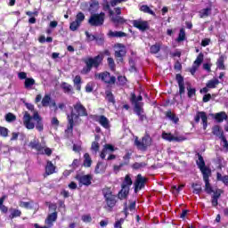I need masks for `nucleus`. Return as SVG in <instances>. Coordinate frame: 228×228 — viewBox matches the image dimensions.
Returning a JSON list of instances; mask_svg holds the SVG:
<instances>
[{
  "label": "nucleus",
  "mask_w": 228,
  "mask_h": 228,
  "mask_svg": "<svg viewBox=\"0 0 228 228\" xmlns=\"http://www.w3.org/2000/svg\"><path fill=\"white\" fill-rule=\"evenodd\" d=\"M73 110L70 114L67 115L68 126L67 129L65 130V134L68 136H72L74 134V120H79L80 117H88V110L86 107L81 103V102H77L73 105Z\"/></svg>",
  "instance_id": "1"
},
{
  "label": "nucleus",
  "mask_w": 228,
  "mask_h": 228,
  "mask_svg": "<svg viewBox=\"0 0 228 228\" xmlns=\"http://www.w3.org/2000/svg\"><path fill=\"white\" fill-rule=\"evenodd\" d=\"M31 120H35L36 122V129L42 133L44 131V122L42 121V117L38 114V111L35 110L33 117L28 111L23 115V124L25 127L28 129H35V123L31 122Z\"/></svg>",
  "instance_id": "2"
},
{
  "label": "nucleus",
  "mask_w": 228,
  "mask_h": 228,
  "mask_svg": "<svg viewBox=\"0 0 228 228\" xmlns=\"http://www.w3.org/2000/svg\"><path fill=\"white\" fill-rule=\"evenodd\" d=\"M104 54L100 53L94 57H87L83 60L85 67L81 70V74H90L93 69H98L102 65Z\"/></svg>",
  "instance_id": "3"
},
{
  "label": "nucleus",
  "mask_w": 228,
  "mask_h": 228,
  "mask_svg": "<svg viewBox=\"0 0 228 228\" xmlns=\"http://www.w3.org/2000/svg\"><path fill=\"white\" fill-rule=\"evenodd\" d=\"M102 195L105 200L104 209L111 213L113 211V208L117 206V202H118V196L113 194L111 191V188L105 187L102 189Z\"/></svg>",
  "instance_id": "4"
},
{
  "label": "nucleus",
  "mask_w": 228,
  "mask_h": 228,
  "mask_svg": "<svg viewBox=\"0 0 228 228\" xmlns=\"http://www.w3.org/2000/svg\"><path fill=\"white\" fill-rule=\"evenodd\" d=\"M133 185V179L129 175L125 176L123 183H121V190L118 193V198L119 200H124V199H127L129 195V188Z\"/></svg>",
  "instance_id": "5"
},
{
  "label": "nucleus",
  "mask_w": 228,
  "mask_h": 228,
  "mask_svg": "<svg viewBox=\"0 0 228 228\" xmlns=\"http://www.w3.org/2000/svg\"><path fill=\"white\" fill-rule=\"evenodd\" d=\"M106 20V13L101 12L100 13H93L88 19V24L94 28H99L104 25Z\"/></svg>",
  "instance_id": "6"
},
{
  "label": "nucleus",
  "mask_w": 228,
  "mask_h": 228,
  "mask_svg": "<svg viewBox=\"0 0 228 228\" xmlns=\"http://www.w3.org/2000/svg\"><path fill=\"white\" fill-rule=\"evenodd\" d=\"M134 145L137 147L138 151H142L145 152L151 145H152V138L149 134H146L142 138V141L138 140V137L134 140Z\"/></svg>",
  "instance_id": "7"
},
{
  "label": "nucleus",
  "mask_w": 228,
  "mask_h": 228,
  "mask_svg": "<svg viewBox=\"0 0 228 228\" xmlns=\"http://www.w3.org/2000/svg\"><path fill=\"white\" fill-rule=\"evenodd\" d=\"M149 178L142 175V174H138L135 177V181L134 183V193L140 191V190H143L145 188V184H147Z\"/></svg>",
  "instance_id": "8"
},
{
  "label": "nucleus",
  "mask_w": 228,
  "mask_h": 228,
  "mask_svg": "<svg viewBox=\"0 0 228 228\" xmlns=\"http://www.w3.org/2000/svg\"><path fill=\"white\" fill-rule=\"evenodd\" d=\"M94 77L103 81L106 85H115V83H117V77L115 76H111L108 71L96 73Z\"/></svg>",
  "instance_id": "9"
},
{
  "label": "nucleus",
  "mask_w": 228,
  "mask_h": 228,
  "mask_svg": "<svg viewBox=\"0 0 228 228\" xmlns=\"http://www.w3.org/2000/svg\"><path fill=\"white\" fill-rule=\"evenodd\" d=\"M196 156H198V160H196V165L198 168L200 170L202 175L206 174H211V168L206 166V161H204V157H202V155L200 152H198Z\"/></svg>",
  "instance_id": "10"
},
{
  "label": "nucleus",
  "mask_w": 228,
  "mask_h": 228,
  "mask_svg": "<svg viewBox=\"0 0 228 228\" xmlns=\"http://www.w3.org/2000/svg\"><path fill=\"white\" fill-rule=\"evenodd\" d=\"M119 50L116 51L114 56L118 63H124V56L127 54V50H126V45L121 43H118L116 45Z\"/></svg>",
  "instance_id": "11"
},
{
  "label": "nucleus",
  "mask_w": 228,
  "mask_h": 228,
  "mask_svg": "<svg viewBox=\"0 0 228 228\" xmlns=\"http://www.w3.org/2000/svg\"><path fill=\"white\" fill-rule=\"evenodd\" d=\"M90 118H92V120H94V122H99L100 126H102V127H104V129H110V119H108V118H106V116L104 115H91Z\"/></svg>",
  "instance_id": "12"
},
{
  "label": "nucleus",
  "mask_w": 228,
  "mask_h": 228,
  "mask_svg": "<svg viewBox=\"0 0 228 228\" xmlns=\"http://www.w3.org/2000/svg\"><path fill=\"white\" fill-rule=\"evenodd\" d=\"M132 24L134 28H136V29H139V31H147L148 29H151V26L149 25V21L142 20H134L132 21Z\"/></svg>",
  "instance_id": "13"
},
{
  "label": "nucleus",
  "mask_w": 228,
  "mask_h": 228,
  "mask_svg": "<svg viewBox=\"0 0 228 228\" xmlns=\"http://www.w3.org/2000/svg\"><path fill=\"white\" fill-rule=\"evenodd\" d=\"M75 179L78 181L80 186H90L92 184V180L94 177H92V175H77L75 176Z\"/></svg>",
  "instance_id": "14"
},
{
  "label": "nucleus",
  "mask_w": 228,
  "mask_h": 228,
  "mask_svg": "<svg viewBox=\"0 0 228 228\" xmlns=\"http://www.w3.org/2000/svg\"><path fill=\"white\" fill-rule=\"evenodd\" d=\"M200 118L203 125V129L206 131L208 129V114H206L205 111H198L194 117V122L199 124V122H200Z\"/></svg>",
  "instance_id": "15"
},
{
  "label": "nucleus",
  "mask_w": 228,
  "mask_h": 228,
  "mask_svg": "<svg viewBox=\"0 0 228 228\" xmlns=\"http://www.w3.org/2000/svg\"><path fill=\"white\" fill-rule=\"evenodd\" d=\"M175 80L178 84L179 95L180 97H183V95H184L186 93V86H184V77H183L181 74H176Z\"/></svg>",
  "instance_id": "16"
},
{
  "label": "nucleus",
  "mask_w": 228,
  "mask_h": 228,
  "mask_svg": "<svg viewBox=\"0 0 228 228\" xmlns=\"http://www.w3.org/2000/svg\"><path fill=\"white\" fill-rule=\"evenodd\" d=\"M162 139L166 140L167 142H184L186 137L184 136H174L172 133H162Z\"/></svg>",
  "instance_id": "17"
},
{
  "label": "nucleus",
  "mask_w": 228,
  "mask_h": 228,
  "mask_svg": "<svg viewBox=\"0 0 228 228\" xmlns=\"http://www.w3.org/2000/svg\"><path fill=\"white\" fill-rule=\"evenodd\" d=\"M211 175V173H207L203 175V181L205 182V191L211 195V193H215V191H213V187H211V183H209V176Z\"/></svg>",
  "instance_id": "18"
},
{
  "label": "nucleus",
  "mask_w": 228,
  "mask_h": 228,
  "mask_svg": "<svg viewBox=\"0 0 228 228\" xmlns=\"http://www.w3.org/2000/svg\"><path fill=\"white\" fill-rule=\"evenodd\" d=\"M45 170V172L44 174V177H47V175H53V174L56 172V166H54L51 160H47Z\"/></svg>",
  "instance_id": "19"
},
{
  "label": "nucleus",
  "mask_w": 228,
  "mask_h": 228,
  "mask_svg": "<svg viewBox=\"0 0 228 228\" xmlns=\"http://www.w3.org/2000/svg\"><path fill=\"white\" fill-rule=\"evenodd\" d=\"M222 193H224L222 189H217L214 191V195L211 197V204L213 208H216L218 206V199L222 197Z\"/></svg>",
  "instance_id": "20"
},
{
  "label": "nucleus",
  "mask_w": 228,
  "mask_h": 228,
  "mask_svg": "<svg viewBox=\"0 0 228 228\" xmlns=\"http://www.w3.org/2000/svg\"><path fill=\"white\" fill-rule=\"evenodd\" d=\"M28 147H30V149H35L37 152H42V151H44V146H42V143H40L38 139H33L30 141Z\"/></svg>",
  "instance_id": "21"
},
{
  "label": "nucleus",
  "mask_w": 228,
  "mask_h": 228,
  "mask_svg": "<svg viewBox=\"0 0 228 228\" xmlns=\"http://www.w3.org/2000/svg\"><path fill=\"white\" fill-rule=\"evenodd\" d=\"M143 101V97L142 95H138L134 93L131 94L130 102L134 105V110H136V106H143V103H140V102Z\"/></svg>",
  "instance_id": "22"
},
{
  "label": "nucleus",
  "mask_w": 228,
  "mask_h": 228,
  "mask_svg": "<svg viewBox=\"0 0 228 228\" xmlns=\"http://www.w3.org/2000/svg\"><path fill=\"white\" fill-rule=\"evenodd\" d=\"M212 117L213 118H215L216 122H217L218 124H222L224 120L228 119V116H227V113H225V111H221L216 114H212Z\"/></svg>",
  "instance_id": "23"
},
{
  "label": "nucleus",
  "mask_w": 228,
  "mask_h": 228,
  "mask_svg": "<svg viewBox=\"0 0 228 228\" xmlns=\"http://www.w3.org/2000/svg\"><path fill=\"white\" fill-rule=\"evenodd\" d=\"M61 88L64 94H74V87H72V85L67 83V82H61Z\"/></svg>",
  "instance_id": "24"
},
{
  "label": "nucleus",
  "mask_w": 228,
  "mask_h": 228,
  "mask_svg": "<svg viewBox=\"0 0 228 228\" xmlns=\"http://www.w3.org/2000/svg\"><path fill=\"white\" fill-rule=\"evenodd\" d=\"M58 220V212H53L47 216L45 219V224L48 227H53V223Z\"/></svg>",
  "instance_id": "25"
},
{
  "label": "nucleus",
  "mask_w": 228,
  "mask_h": 228,
  "mask_svg": "<svg viewBox=\"0 0 228 228\" xmlns=\"http://www.w3.org/2000/svg\"><path fill=\"white\" fill-rule=\"evenodd\" d=\"M105 99L109 102V104H112L115 106L117 104V101L115 100V95L111 92V90H106L105 91Z\"/></svg>",
  "instance_id": "26"
},
{
  "label": "nucleus",
  "mask_w": 228,
  "mask_h": 228,
  "mask_svg": "<svg viewBox=\"0 0 228 228\" xmlns=\"http://www.w3.org/2000/svg\"><path fill=\"white\" fill-rule=\"evenodd\" d=\"M99 10V0H91L89 2L88 12L94 14Z\"/></svg>",
  "instance_id": "27"
},
{
  "label": "nucleus",
  "mask_w": 228,
  "mask_h": 228,
  "mask_svg": "<svg viewBox=\"0 0 228 228\" xmlns=\"http://www.w3.org/2000/svg\"><path fill=\"white\" fill-rule=\"evenodd\" d=\"M134 112L136 115H138L141 122H143V120H147V115L143 114V108L142 106L136 105Z\"/></svg>",
  "instance_id": "28"
},
{
  "label": "nucleus",
  "mask_w": 228,
  "mask_h": 228,
  "mask_svg": "<svg viewBox=\"0 0 228 228\" xmlns=\"http://www.w3.org/2000/svg\"><path fill=\"white\" fill-rule=\"evenodd\" d=\"M166 117L167 118H168L169 120H171V122H173V124H179V117H177V115H175V113L172 112V110H167L166 112Z\"/></svg>",
  "instance_id": "29"
},
{
  "label": "nucleus",
  "mask_w": 228,
  "mask_h": 228,
  "mask_svg": "<svg viewBox=\"0 0 228 228\" xmlns=\"http://www.w3.org/2000/svg\"><path fill=\"white\" fill-rule=\"evenodd\" d=\"M212 9L211 7H207L199 12L200 19H206L211 15Z\"/></svg>",
  "instance_id": "30"
},
{
  "label": "nucleus",
  "mask_w": 228,
  "mask_h": 228,
  "mask_svg": "<svg viewBox=\"0 0 228 228\" xmlns=\"http://www.w3.org/2000/svg\"><path fill=\"white\" fill-rule=\"evenodd\" d=\"M192 188V193H195V195H200V193H202V183H191Z\"/></svg>",
  "instance_id": "31"
},
{
  "label": "nucleus",
  "mask_w": 228,
  "mask_h": 228,
  "mask_svg": "<svg viewBox=\"0 0 228 228\" xmlns=\"http://www.w3.org/2000/svg\"><path fill=\"white\" fill-rule=\"evenodd\" d=\"M212 134L220 138L224 134V130H222V127H220V126L216 125L212 127Z\"/></svg>",
  "instance_id": "32"
},
{
  "label": "nucleus",
  "mask_w": 228,
  "mask_h": 228,
  "mask_svg": "<svg viewBox=\"0 0 228 228\" xmlns=\"http://www.w3.org/2000/svg\"><path fill=\"white\" fill-rule=\"evenodd\" d=\"M11 214L9 215V218L13 220V218H18L19 216H22V211L17 208H11Z\"/></svg>",
  "instance_id": "33"
},
{
  "label": "nucleus",
  "mask_w": 228,
  "mask_h": 228,
  "mask_svg": "<svg viewBox=\"0 0 228 228\" xmlns=\"http://www.w3.org/2000/svg\"><path fill=\"white\" fill-rule=\"evenodd\" d=\"M218 85H220V80H218V78H214V79L208 80L206 84V86H208V88L209 89H213V88H216Z\"/></svg>",
  "instance_id": "34"
},
{
  "label": "nucleus",
  "mask_w": 228,
  "mask_h": 228,
  "mask_svg": "<svg viewBox=\"0 0 228 228\" xmlns=\"http://www.w3.org/2000/svg\"><path fill=\"white\" fill-rule=\"evenodd\" d=\"M225 61V56L221 55L216 61V66L219 70H225V64H224Z\"/></svg>",
  "instance_id": "35"
},
{
  "label": "nucleus",
  "mask_w": 228,
  "mask_h": 228,
  "mask_svg": "<svg viewBox=\"0 0 228 228\" xmlns=\"http://www.w3.org/2000/svg\"><path fill=\"white\" fill-rule=\"evenodd\" d=\"M109 37H116V38H122L124 37H127V34L122 31H112L110 30Z\"/></svg>",
  "instance_id": "36"
},
{
  "label": "nucleus",
  "mask_w": 228,
  "mask_h": 228,
  "mask_svg": "<svg viewBox=\"0 0 228 228\" xmlns=\"http://www.w3.org/2000/svg\"><path fill=\"white\" fill-rule=\"evenodd\" d=\"M73 83L74 86L76 87V90H77V92H81V76L77 75L73 79Z\"/></svg>",
  "instance_id": "37"
},
{
  "label": "nucleus",
  "mask_w": 228,
  "mask_h": 228,
  "mask_svg": "<svg viewBox=\"0 0 228 228\" xmlns=\"http://www.w3.org/2000/svg\"><path fill=\"white\" fill-rule=\"evenodd\" d=\"M83 165L84 167H86V168H90L92 167V158H90V154L88 153L84 154Z\"/></svg>",
  "instance_id": "38"
},
{
  "label": "nucleus",
  "mask_w": 228,
  "mask_h": 228,
  "mask_svg": "<svg viewBox=\"0 0 228 228\" xmlns=\"http://www.w3.org/2000/svg\"><path fill=\"white\" fill-rule=\"evenodd\" d=\"M140 11L143 12V13H149V15L156 16V12H154V11H152L151 8L149 7V5H147V4L142 5L140 7Z\"/></svg>",
  "instance_id": "39"
},
{
  "label": "nucleus",
  "mask_w": 228,
  "mask_h": 228,
  "mask_svg": "<svg viewBox=\"0 0 228 228\" xmlns=\"http://www.w3.org/2000/svg\"><path fill=\"white\" fill-rule=\"evenodd\" d=\"M53 99L51 98L50 94H45L43 99H42V107L43 108H47V106H49V104H51V101Z\"/></svg>",
  "instance_id": "40"
},
{
  "label": "nucleus",
  "mask_w": 228,
  "mask_h": 228,
  "mask_svg": "<svg viewBox=\"0 0 228 228\" xmlns=\"http://www.w3.org/2000/svg\"><path fill=\"white\" fill-rule=\"evenodd\" d=\"M159 51H161V45H159V43H156L150 47V52L151 54H158Z\"/></svg>",
  "instance_id": "41"
},
{
  "label": "nucleus",
  "mask_w": 228,
  "mask_h": 228,
  "mask_svg": "<svg viewBox=\"0 0 228 228\" xmlns=\"http://www.w3.org/2000/svg\"><path fill=\"white\" fill-rule=\"evenodd\" d=\"M111 20L116 26L118 24H126V20L120 16L112 17Z\"/></svg>",
  "instance_id": "42"
},
{
  "label": "nucleus",
  "mask_w": 228,
  "mask_h": 228,
  "mask_svg": "<svg viewBox=\"0 0 228 228\" xmlns=\"http://www.w3.org/2000/svg\"><path fill=\"white\" fill-rule=\"evenodd\" d=\"M34 85H35V80L32 77L26 78V80L24 82V87L27 90L31 89V86H33Z\"/></svg>",
  "instance_id": "43"
},
{
  "label": "nucleus",
  "mask_w": 228,
  "mask_h": 228,
  "mask_svg": "<svg viewBox=\"0 0 228 228\" xmlns=\"http://www.w3.org/2000/svg\"><path fill=\"white\" fill-rule=\"evenodd\" d=\"M202 61H204V53H200L196 60L194 61L193 64L198 67H200V65H202Z\"/></svg>",
  "instance_id": "44"
},
{
  "label": "nucleus",
  "mask_w": 228,
  "mask_h": 228,
  "mask_svg": "<svg viewBox=\"0 0 228 228\" xmlns=\"http://www.w3.org/2000/svg\"><path fill=\"white\" fill-rule=\"evenodd\" d=\"M216 179H217V181H222V183H224V184H225V186H228V175H227L222 176V174L217 173Z\"/></svg>",
  "instance_id": "45"
},
{
  "label": "nucleus",
  "mask_w": 228,
  "mask_h": 228,
  "mask_svg": "<svg viewBox=\"0 0 228 228\" xmlns=\"http://www.w3.org/2000/svg\"><path fill=\"white\" fill-rule=\"evenodd\" d=\"M186 38V32L184 31V28H181L178 37L176 38V42H184Z\"/></svg>",
  "instance_id": "46"
},
{
  "label": "nucleus",
  "mask_w": 228,
  "mask_h": 228,
  "mask_svg": "<svg viewBox=\"0 0 228 228\" xmlns=\"http://www.w3.org/2000/svg\"><path fill=\"white\" fill-rule=\"evenodd\" d=\"M131 156H133V153L132 152H126L124 156H123V159H124V162L123 165L126 167L127 165H129V160L131 159Z\"/></svg>",
  "instance_id": "47"
},
{
  "label": "nucleus",
  "mask_w": 228,
  "mask_h": 228,
  "mask_svg": "<svg viewBox=\"0 0 228 228\" xmlns=\"http://www.w3.org/2000/svg\"><path fill=\"white\" fill-rule=\"evenodd\" d=\"M5 120L6 122H15V120H17V116L12 112H9L5 115Z\"/></svg>",
  "instance_id": "48"
},
{
  "label": "nucleus",
  "mask_w": 228,
  "mask_h": 228,
  "mask_svg": "<svg viewBox=\"0 0 228 228\" xmlns=\"http://www.w3.org/2000/svg\"><path fill=\"white\" fill-rule=\"evenodd\" d=\"M31 204H33V201H20V208H25V209H33V206H31Z\"/></svg>",
  "instance_id": "49"
},
{
  "label": "nucleus",
  "mask_w": 228,
  "mask_h": 228,
  "mask_svg": "<svg viewBox=\"0 0 228 228\" xmlns=\"http://www.w3.org/2000/svg\"><path fill=\"white\" fill-rule=\"evenodd\" d=\"M8 133H10L8 128L0 126V136H2V138H8Z\"/></svg>",
  "instance_id": "50"
},
{
  "label": "nucleus",
  "mask_w": 228,
  "mask_h": 228,
  "mask_svg": "<svg viewBox=\"0 0 228 228\" xmlns=\"http://www.w3.org/2000/svg\"><path fill=\"white\" fill-rule=\"evenodd\" d=\"M80 26H81V24L75 20L69 24V29H70V31H77V29L79 28Z\"/></svg>",
  "instance_id": "51"
},
{
  "label": "nucleus",
  "mask_w": 228,
  "mask_h": 228,
  "mask_svg": "<svg viewBox=\"0 0 228 228\" xmlns=\"http://www.w3.org/2000/svg\"><path fill=\"white\" fill-rule=\"evenodd\" d=\"M127 83V78L124 76L118 77V86H124Z\"/></svg>",
  "instance_id": "52"
},
{
  "label": "nucleus",
  "mask_w": 228,
  "mask_h": 228,
  "mask_svg": "<svg viewBox=\"0 0 228 228\" xmlns=\"http://www.w3.org/2000/svg\"><path fill=\"white\" fill-rule=\"evenodd\" d=\"M84 20H85V13H83L81 12H77V14L76 15L75 21L82 24Z\"/></svg>",
  "instance_id": "53"
},
{
  "label": "nucleus",
  "mask_w": 228,
  "mask_h": 228,
  "mask_svg": "<svg viewBox=\"0 0 228 228\" xmlns=\"http://www.w3.org/2000/svg\"><path fill=\"white\" fill-rule=\"evenodd\" d=\"M85 35H86V37L88 42H94V40H96V41L99 40V37H95V36L90 34L89 31H86V32H85Z\"/></svg>",
  "instance_id": "54"
},
{
  "label": "nucleus",
  "mask_w": 228,
  "mask_h": 228,
  "mask_svg": "<svg viewBox=\"0 0 228 228\" xmlns=\"http://www.w3.org/2000/svg\"><path fill=\"white\" fill-rule=\"evenodd\" d=\"M187 95L189 97V99H191V97H193V95H195V94L197 93V90L195 88H191V86H187Z\"/></svg>",
  "instance_id": "55"
},
{
  "label": "nucleus",
  "mask_w": 228,
  "mask_h": 228,
  "mask_svg": "<svg viewBox=\"0 0 228 228\" xmlns=\"http://www.w3.org/2000/svg\"><path fill=\"white\" fill-rule=\"evenodd\" d=\"M101 148V145L97 142H93L91 144V151H94V152H99V149Z\"/></svg>",
  "instance_id": "56"
},
{
  "label": "nucleus",
  "mask_w": 228,
  "mask_h": 228,
  "mask_svg": "<svg viewBox=\"0 0 228 228\" xmlns=\"http://www.w3.org/2000/svg\"><path fill=\"white\" fill-rule=\"evenodd\" d=\"M143 167H145V163H143V162H135L132 166V167L134 170H140V168H143Z\"/></svg>",
  "instance_id": "57"
},
{
  "label": "nucleus",
  "mask_w": 228,
  "mask_h": 228,
  "mask_svg": "<svg viewBox=\"0 0 228 228\" xmlns=\"http://www.w3.org/2000/svg\"><path fill=\"white\" fill-rule=\"evenodd\" d=\"M107 61L110 70H115V61L113 60V58L109 57L107 59Z\"/></svg>",
  "instance_id": "58"
},
{
  "label": "nucleus",
  "mask_w": 228,
  "mask_h": 228,
  "mask_svg": "<svg viewBox=\"0 0 228 228\" xmlns=\"http://www.w3.org/2000/svg\"><path fill=\"white\" fill-rule=\"evenodd\" d=\"M82 221L85 224H90V222H92V216H90V214L82 216Z\"/></svg>",
  "instance_id": "59"
},
{
  "label": "nucleus",
  "mask_w": 228,
  "mask_h": 228,
  "mask_svg": "<svg viewBox=\"0 0 228 228\" xmlns=\"http://www.w3.org/2000/svg\"><path fill=\"white\" fill-rule=\"evenodd\" d=\"M125 219L124 218H120L119 220L116 221V223L114 224V227L115 228H122V224H124Z\"/></svg>",
  "instance_id": "60"
},
{
  "label": "nucleus",
  "mask_w": 228,
  "mask_h": 228,
  "mask_svg": "<svg viewBox=\"0 0 228 228\" xmlns=\"http://www.w3.org/2000/svg\"><path fill=\"white\" fill-rule=\"evenodd\" d=\"M103 150H105V151H110V152H114L115 146H113L112 144H105Z\"/></svg>",
  "instance_id": "61"
},
{
  "label": "nucleus",
  "mask_w": 228,
  "mask_h": 228,
  "mask_svg": "<svg viewBox=\"0 0 228 228\" xmlns=\"http://www.w3.org/2000/svg\"><path fill=\"white\" fill-rule=\"evenodd\" d=\"M211 44V39L209 38H204L203 40H201V46L202 47H208V45Z\"/></svg>",
  "instance_id": "62"
},
{
  "label": "nucleus",
  "mask_w": 228,
  "mask_h": 228,
  "mask_svg": "<svg viewBox=\"0 0 228 228\" xmlns=\"http://www.w3.org/2000/svg\"><path fill=\"white\" fill-rule=\"evenodd\" d=\"M199 67L196 64H193L192 67L190 69V72L191 74V76H195V72H197V70H199Z\"/></svg>",
  "instance_id": "63"
},
{
  "label": "nucleus",
  "mask_w": 228,
  "mask_h": 228,
  "mask_svg": "<svg viewBox=\"0 0 228 228\" xmlns=\"http://www.w3.org/2000/svg\"><path fill=\"white\" fill-rule=\"evenodd\" d=\"M219 138H220V140H222V142H224V148L228 149V142H227V138H225V135L223 134Z\"/></svg>",
  "instance_id": "64"
}]
</instances>
